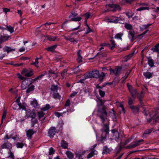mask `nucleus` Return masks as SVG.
I'll list each match as a JSON object with an SVG mask.
<instances>
[{
	"instance_id": "obj_22",
	"label": "nucleus",
	"mask_w": 159,
	"mask_h": 159,
	"mask_svg": "<svg viewBox=\"0 0 159 159\" xmlns=\"http://www.w3.org/2000/svg\"><path fill=\"white\" fill-rule=\"evenodd\" d=\"M18 110H20L21 109H22L23 110H25L26 109V104L25 103H19L18 104Z\"/></svg>"
},
{
	"instance_id": "obj_59",
	"label": "nucleus",
	"mask_w": 159,
	"mask_h": 159,
	"mask_svg": "<svg viewBox=\"0 0 159 159\" xmlns=\"http://www.w3.org/2000/svg\"><path fill=\"white\" fill-rule=\"evenodd\" d=\"M55 115L58 117H59L60 116H62L63 113H59L57 112H55Z\"/></svg>"
},
{
	"instance_id": "obj_28",
	"label": "nucleus",
	"mask_w": 159,
	"mask_h": 159,
	"mask_svg": "<svg viewBox=\"0 0 159 159\" xmlns=\"http://www.w3.org/2000/svg\"><path fill=\"white\" fill-rule=\"evenodd\" d=\"M111 150L110 149L107 148V146H104L103 148L102 154H107L110 153Z\"/></svg>"
},
{
	"instance_id": "obj_37",
	"label": "nucleus",
	"mask_w": 159,
	"mask_h": 159,
	"mask_svg": "<svg viewBox=\"0 0 159 159\" xmlns=\"http://www.w3.org/2000/svg\"><path fill=\"white\" fill-rule=\"evenodd\" d=\"M31 104L34 107H37L39 105L37 100L35 99H34L31 102Z\"/></svg>"
},
{
	"instance_id": "obj_5",
	"label": "nucleus",
	"mask_w": 159,
	"mask_h": 159,
	"mask_svg": "<svg viewBox=\"0 0 159 159\" xmlns=\"http://www.w3.org/2000/svg\"><path fill=\"white\" fill-rule=\"evenodd\" d=\"M106 7L107 8L106 12H107L110 11L114 12L117 10H120V8L119 5L115 4H109L106 5Z\"/></svg>"
},
{
	"instance_id": "obj_4",
	"label": "nucleus",
	"mask_w": 159,
	"mask_h": 159,
	"mask_svg": "<svg viewBox=\"0 0 159 159\" xmlns=\"http://www.w3.org/2000/svg\"><path fill=\"white\" fill-rule=\"evenodd\" d=\"M109 131V123L104 124L101 130L102 134L100 141L101 142L106 139V136L108 134Z\"/></svg>"
},
{
	"instance_id": "obj_54",
	"label": "nucleus",
	"mask_w": 159,
	"mask_h": 159,
	"mask_svg": "<svg viewBox=\"0 0 159 159\" xmlns=\"http://www.w3.org/2000/svg\"><path fill=\"white\" fill-rule=\"evenodd\" d=\"M55 152V150L52 147L50 148L49 151V155H51L53 154Z\"/></svg>"
},
{
	"instance_id": "obj_9",
	"label": "nucleus",
	"mask_w": 159,
	"mask_h": 159,
	"mask_svg": "<svg viewBox=\"0 0 159 159\" xmlns=\"http://www.w3.org/2000/svg\"><path fill=\"white\" fill-rule=\"evenodd\" d=\"M9 143L7 141H5L4 143L1 145V147L2 148H7L8 149V155L5 156V159H7L8 158L10 157V149H9Z\"/></svg>"
},
{
	"instance_id": "obj_18",
	"label": "nucleus",
	"mask_w": 159,
	"mask_h": 159,
	"mask_svg": "<svg viewBox=\"0 0 159 159\" xmlns=\"http://www.w3.org/2000/svg\"><path fill=\"white\" fill-rule=\"evenodd\" d=\"M130 107L132 112L134 114H136L138 113L139 110V107L138 106H130Z\"/></svg>"
},
{
	"instance_id": "obj_49",
	"label": "nucleus",
	"mask_w": 159,
	"mask_h": 159,
	"mask_svg": "<svg viewBox=\"0 0 159 159\" xmlns=\"http://www.w3.org/2000/svg\"><path fill=\"white\" fill-rule=\"evenodd\" d=\"M10 90L11 94V93L13 94H15V98H16L17 97V93L18 91L16 89H15L14 91H13V89H11Z\"/></svg>"
},
{
	"instance_id": "obj_44",
	"label": "nucleus",
	"mask_w": 159,
	"mask_h": 159,
	"mask_svg": "<svg viewBox=\"0 0 159 159\" xmlns=\"http://www.w3.org/2000/svg\"><path fill=\"white\" fill-rule=\"evenodd\" d=\"M12 107L13 109L14 110H16L18 109V106L17 105V104L14 102L12 104H11Z\"/></svg>"
},
{
	"instance_id": "obj_32",
	"label": "nucleus",
	"mask_w": 159,
	"mask_h": 159,
	"mask_svg": "<svg viewBox=\"0 0 159 159\" xmlns=\"http://www.w3.org/2000/svg\"><path fill=\"white\" fill-rule=\"evenodd\" d=\"M125 27L127 30H132L133 29V26L132 25L129 24L125 23Z\"/></svg>"
},
{
	"instance_id": "obj_63",
	"label": "nucleus",
	"mask_w": 159,
	"mask_h": 159,
	"mask_svg": "<svg viewBox=\"0 0 159 159\" xmlns=\"http://www.w3.org/2000/svg\"><path fill=\"white\" fill-rule=\"evenodd\" d=\"M70 101L69 99H68L66 101L65 106L66 107L69 106L70 105Z\"/></svg>"
},
{
	"instance_id": "obj_21",
	"label": "nucleus",
	"mask_w": 159,
	"mask_h": 159,
	"mask_svg": "<svg viewBox=\"0 0 159 159\" xmlns=\"http://www.w3.org/2000/svg\"><path fill=\"white\" fill-rule=\"evenodd\" d=\"M34 133V132L32 129H30L27 130L26 131V135L28 139H30L32 138V136Z\"/></svg>"
},
{
	"instance_id": "obj_34",
	"label": "nucleus",
	"mask_w": 159,
	"mask_h": 159,
	"mask_svg": "<svg viewBox=\"0 0 159 159\" xmlns=\"http://www.w3.org/2000/svg\"><path fill=\"white\" fill-rule=\"evenodd\" d=\"M45 115V113L42 111H38L37 113V115L39 120L43 117Z\"/></svg>"
},
{
	"instance_id": "obj_6",
	"label": "nucleus",
	"mask_w": 159,
	"mask_h": 159,
	"mask_svg": "<svg viewBox=\"0 0 159 159\" xmlns=\"http://www.w3.org/2000/svg\"><path fill=\"white\" fill-rule=\"evenodd\" d=\"M143 141L144 140L143 139L136 141L135 142L131 143L128 146L126 147V149L133 148L142 144L143 143H142Z\"/></svg>"
},
{
	"instance_id": "obj_38",
	"label": "nucleus",
	"mask_w": 159,
	"mask_h": 159,
	"mask_svg": "<svg viewBox=\"0 0 159 159\" xmlns=\"http://www.w3.org/2000/svg\"><path fill=\"white\" fill-rule=\"evenodd\" d=\"M58 89V87L57 85H55L54 84L52 85L50 89L51 91L55 92H57Z\"/></svg>"
},
{
	"instance_id": "obj_36",
	"label": "nucleus",
	"mask_w": 159,
	"mask_h": 159,
	"mask_svg": "<svg viewBox=\"0 0 159 159\" xmlns=\"http://www.w3.org/2000/svg\"><path fill=\"white\" fill-rule=\"evenodd\" d=\"M81 19L82 18L80 16H76V17H75L71 18V20H70V21H80Z\"/></svg>"
},
{
	"instance_id": "obj_3",
	"label": "nucleus",
	"mask_w": 159,
	"mask_h": 159,
	"mask_svg": "<svg viewBox=\"0 0 159 159\" xmlns=\"http://www.w3.org/2000/svg\"><path fill=\"white\" fill-rule=\"evenodd\" d=\"M150 118L148 120L149 123L159 121V108H156L152 110L150 113Z\"/></svg>"
},
{
	"instance_id": "obj_14",
	"label": "nucleus",
	"mask_w": 159,
	"mask_h": 159,
	"mask_svg": "<svg viewBox=\"0 0 159 159\" xmlns=\"http://www.w3.org/2000/svg\"><path fill=\"white\" fill-rule=\"evenodd\" d=\"M44 37L47 40L50 41H59L60 39L57 36H53L51 35H45Z\"/></svg>"
},
{
	"instance_id": "obj_50",
	"label": "nucleus",
	"mask_w": 159,
	"mask_h": 159,
	"mask_svg": "<svg viewBox=\"0 0 159 159\" xmlns=\"http://www.w3.org/2000/svg\"><path fill=\"white\" fill-rule=\"evenodd\" d=\"M50 108V105L48 104H46L44 107L42 108L41 109V110L42 111H46L48 109H49Z\"/></svg>"
},
{
	"instance_id": "obj_35",
	"label": "nucleus",
	"mask_w": 159,
	"mask_h": 159,
	"mask_svg": "<svg viewBox=\"0 0 159 159\" xmlns=\"http://www.w3.org/2000/svg\"><path fill=\"white\" fill-rule=\"evenodd\" d=\"M84 16L85 17V21L86 22V20H87L88 19H89L90 16H91V14L89 12H87L84 15H82L81 16Z\"/></svg>"
},
{
	"instance_id": "obj_48",
	"label": "nucleus",
	"mask_w": 159,
	"mask_h": 159,
	"mask_svg": "<svg viewBox=\"0 0 159 159\" xmlns=\"http://www.w3.org/2000/svg\"><path fill=\"white\" fill-rule=\"evenodd\" d=\"M16 145L17 148H22L24 146V144L22 143L18 142Z\"/></svg>"
},
{
	"instance_id": "obj_45",
	"label": "nucleus",
	"mask_w": 159,
	"mask_h": 159,
	"mask_svg": "<svg viewBox=\"0 0 159 159\" xmlns=\"http://www.w3.org/2000/svg\"><path fill=\"white\" fill-rule=\"evenodd\" d=\"M78 15V14L77 13H75L74 11H71L70 15L69 16V18H71L72 17H74Z\"/></svg>"
},
{
	"instance_id": "obj_40",
	"label": "nucleus",
	"mask_w": 159,
	"mask_h": 159,
	"mask_svg": "<svg viewBox=\"0 0 159 159\" xmlns=\"http://www.w3.org/2000/svg\"><path fill=\"white\" fill-rule=\"evenodd\" d=\"M97 152H95V151H91L87 155V158H89L93 157L95 154H96Z\"/></svg>"
},
{
	"instance_id": "obj_62",
	"label": "nucleus",
	"mask_w": 159,
	"mask_h": 159,
	"mask_svg": "<svg viewBox=\"0 0 159 159\" xmlns=\"http://www.w3.org/2000/svg\"><path fill=\"white\" fill-rule=\"evenodd\" d=\"M17 29L16 27L11 26V33H12L15 31Z\"/></svg>"
},
{
	"instance_id": "obj_51",
	"label": "nucleus",
	"mask_w": 159,
	"mask_h": 159,
	"mask_svg": "<svg viewBox=\"0 0 159 159\" xmlns=\"http://www.w3.org/2000/svg\"><path fill=\"white\" fill-rule=\"evenodd\" d=\"M123 35V33H118L115 35V38L119 39H121V37Z\"/></svg>"
},
{
	"instance_id": "obj_2",
	"label": "nucleus",
	"mask_w": 159,
	"mask_h": 159,
	"mask_svg": "<svg viewBox=\"0 0 159 159\" xmlns=\"http://www.w3.org/2000/svg\"><path fill=\"white\" fill-rule=\"evenodd\" d=\"M105 74L104 72L99 74V71L98 70H93L91 72L86 73L85 74V79L89 78H99L100 82H102L105 77Z\"/></svg>"
},
{
	"instance_id": "obj_19",
	"label": "nucleus",
	"mask_w": 159,
	"mask_h": 159,
	"mask_svg": "<svg viewBox=\"0 0 159 159\" xmlns=\"http://www.w3.org/2000/svg\"><path fill=\"white\" fill-rule=\"evenodd\" d=\"M147 59L148 61V63L149 66L151 67H154V63L151 57H147Z\"/></svg>"
},
{
	"instance_id": "obj_12",
	"label": "nucleus",
	"mask_w": 159,
	"mask_h": 159,
	"mask_svg": "<svg viewBox=\"0 0 159 159\" xmlns=\"http://www.w3.org/2000/svg\"><path fill=\"white\" fill-rule=\"evenodd\" d=\"M127 86L128 89L132 95V96L133 98H134V96L137 94V91L136 89H134L131 85L127 84Z\"/></svg>"
},
{
	"instance_id": "obj_25",
	"label": "nucleus",
	"mask_w": 159,
	"mask_h": 159,
	"mask_svg": "<svg viewBox=\"0 0 159 159\" xmlns=\"http://www.w3.org/2000/svg\"><path fill=\"white\" fill-rule=\"evenodd\" d=\"M57 45H54L48 47V48H45L48 51H50L51 52H53L55 49L57 48Z\"/></svg>"
},
{
	"instance_id": "obj_8",
	"label": "nucleus",
	"mask_w": 159,
	"mask_h": 159,
	"mask_svg": "<svg viewBox=\"0 0 159 159\" xmlns=\"http://www.w3.org/2000/svg\"><path fill=\"white\" fill-rule=\"evenodd\" d=\"M122 69V67L119 66H117L115 69L111 68L110 69V74H114L116 76L119 75L120 74Z\"/></svg>"
},
{
	"instance_id": "obj_47",
	"label": "nucleus",
	"mask_w": 159,
	"mask_h": 159,
	"mask_svg": "<svg viewBox=\"0 0 159 159\" xmlns=\"http://www.w3.org/2000/svg\"><path fill=\"white\" fill-rule=\"evenodd\" d=\"M131 70H129L126 73L125 75L123 77L124 80H125L127 78L131 72Z\"/></svg>"
},
{
	"instance_id": "obj_58",
	"label": "nucleus",
	"mask_w": 159,
	"mask_h": 159,
	"mask_svg": "<svg viewBox=\"0 0 159 159\" xmlns=\"http://www.w3.org/2000/svg\"><path fill=\"white\" fill-rule=\"evenodd\" d=\"M149 30H146V31H144L143 33L142 34H141L139 35L138 36V37H143L144 35H145V34H146L147 32H148V31Z\"/></svg>"
},
{
	"instance_id": "obj_27",
	"label": "nucleus",
	"mask_w": 159,
	"mask_h": 159,
	"mask_svg": "<svg viewBox=\"0 0 159 159\" xmlns=\"http://www.w3.org/2000/svg\"><path fill=\"white\" fill-rule=\"evenodd\" d=\"M143 96L144 94L142 92H141L140 94H139L138 95V98L139 101H140V104L142 106H143V102L142 99L143 98Z\"/></svg>"
},
{
	"instance_id": "obj_11",
	"label": "nucleus",
	"mask_w": 159,
	"mask_h": 159,
	"mask_svg": "<svg viewBox=\"0 0 159 159\" xmlns=\"http://www.w3.org/2000/svg\"><path fill=\"white\" fill-rule=\"evenodd\" d=\"M21 74L26 77H30L34 75L33 71L31 70L29 72H28L27 70L25 69L22 70Z\"/></svg>"
},
{
	"instance_id": "obj_55",
	"label": "nucleus",
	"mask_w": 159,
	"mask_h": 159,
	"mask_svg": "<svg viewBox=\"0 0 159 159\" xmlns=\"http://www.w3.org/2000/svg\"><path fill=\"white\" fill-rule=\"evenodd\" d=\"M6 115H7L6 112L5 111H4L3 115H2V116L1 124L3 123V120L5 119L6 116Z\"/></svg>"
},
{
	"instance_id": "obj_56",
	"label": "nucleus",
	"mask_w": 159,
	"mask_h": 159,
	"mask_svg": "<svg viewBox=\"0 0 159 159\" xmlns=\"http://www.w3.org/2000/svg\"><path fill=\"white\" fill-rule=\"evenodd\" d=\"M99 94L101 97L103 98L104 97L105 95V93L101 89H99Z\"/></svg>"
},
{
	"instance_id": "obj_17",
	"label": "nucleus",
	"mask_w": 159,
	"mask_h": 159,
	"mask_svg": "<svg viewBox=\"0 0 159 159\" xmlns=\"http://www.w3.org/2000/svg\"><path fill=\"white\" fill-rule=\"evenodd\" d=\"M113 134V137L117 141L119 139V134L118 131L115 129H112L111 130Z\"/></svg>"
},
{
	"instance_id": "obj_30",
	"label": "nucleus",
	"mask_w": 159,
	"mask_h": 159,
	"mask_svg": "<svg viewBox=\"0 0 159 159\" xmlns=\"http://www.w3.org/2000/svg\"><path fill=\"white\" fill-rule=\"evenodd\" d=\"M66 154L68 158L69 159H73L74 155L71 152L68 151L66 152Z\"/></svg>"
},
{
	"instance_id": "obj_64",
	"label": "nucleus",
	"mask_w": 159,
	"mask_h": 159,
	"mask_svg": "<svg viewBox=\"0 0 159 159\" xmlns=\"http://www.w3.org/2000/svg\"><path fill=\"white\" fill-rule=\"evenodd\" d=\"M20 96H19L18 98L16 99V101L14 102H16L17 104V105L20 103Z\"/></svg>"
},
{
	"instance_id": "obj_39",
	"label": "nucleus",
	"mask_w": 159,
	"mask_h": 159,
	"mask_svg": "<svg viewBox=\"0 0 159 159\" xmlns=\"http://www.w3.org/2000/svg\"><path fill=\"white\" fill-rule=\"evenodd\" d=\"M53 98L54 99H60L61 97V95L58 93H54L53 94Z\"/></svg>"
},
{
	"instance_id": "obj_31",
	"label": "nucleus",
	"mask_w": 159,
	"mask_h": 159,
	"mask_svg": "<svg viewBox=\"0 0 159 159\" xmlns=\"http://www.w3.org/2000/svg\"><path fill=\"white\" fill-rule=\"evenodd\" d=\"M61 146L64 148H67L68 146V144L67 142L64 140H62L61 142Z\"/></svg>"
},
{
	"instance_id": "obj_42",
	"label": "nucleus",
	"mask_w": 159,
	"mask_h": 159,
	"mask_svg": "<svg viewBox=\"0 0 159 159\" xmlns=\"http://www.w3.org/2000/svg\"><path fill=\"white\" fill-rule=\"evenodd\" d=\"M149 7L147 6H145L140 7V8H138L136 10L137 11H141L144 10H149Z\"/></svg>"
},
{
	"instance_id": "obj_7",
	"label": "nucleus",
	"mask_w": 159,
	"mask_h": 159,
	"mask_svg": "<svg viewBox=\"0 0 159 159\" xmlns=\"http://www.w3.org/2000/svg\"><path fill=\"white\" fill-rule=\"evenodd\" d=\"M29 112L28 111H26V115L28 116H30L32 118L31 120L32 123V126L33 127L34 126L35 124H37L38 122V120L37 119L35 118V115L32 112H31L30 111Z\"/></svg>"
},
{
	"instance_id": "obj_23",
	"label": "nucleus",
	"mask_w": 159,
	"mask_h": 159,
	"mask_svg": "<svg viewBox=\"0 0 159 159\" xmlns=\"http://www.w3.org/2000/svg\"><path fill=\"white\" fill-rule=\"evenodd\" d=\"M81 50H79L77 52L78 58L77 59V60L79 63L81 62H82L83 61L82 57L81 55Z\"/></svg>"
},
{
	"instance_id": "obj_43",
	"label": "nucleus",
	"mask_w": 159,
	"mask_h": 159,
	"mask_svg": "<svg viewBox=\"0 0 159 159\" xmlns=\"http://www.w3.org/2000/svg\"><path fill=\"white\" fill-rule=\"evenodd\" d=\"M134 52H133L132 53L126 56L125 57V61H127L128 60L130 59V58L134 55Z\"/></svg>"
},
{
	"instance_id": "obj_29",
	"label": "nucleus",
	"mask_w": 159,
	"mask_h": 159,
	"mask_svg": "<svg viewBox=\"0 0 159 159\" xmlns=\"http://www.w3.org/2000/svg\"><path fill=\"white\" fill-rule=\"evenodd\" d=\"M144 76L146 79H150L152 75V73L149 72H146L143 73Z\"/></svg>"
},
{
	"instance_id": "obj_57",
	"label": "nucleus",
	"mask_w": 159,
	"mask_h": 159,
	"mask_svg": "<svg viewBox=\"0 0 159 159\" xmlns=\"http://www.w3.org/2000/svg\"><path fill=\"white\" fill-rule=\"evenodd\" d=\"M92 30L89 27V26H88V27H87V30L85 32V34H87L90 32H92Z\"/></svg>"
},
{
	"instance_id": "obj_26",
	"label": "nucleus",
	"mask_w": 159,
	"mask_h": 159,
	"mask_svg": "<svg viewBox=\"0 0 159 159\" xmlns=\"http://www.w3.org/2000/svg\"><path fill=\"white\" fill-rule=\"evenodd\" d=\"M9 38V36L7 35H4L3 36H1L0 39V43H2V42L7 40Z\"/></svg>"
},
{
	"instance_id": "obj_15",
	"label": "nucleus",
	"mask_w": 159,
	"mask_h": 159,
	"mask_svg": "<svg viewBox=\"0 0 159 159\" xmlns=\"http://www.w3.org/2000/svg\"><path fill=\"white\" fill-rule=\"evenodd\" d=\"M135 32L134 30L129 31L128 32V36L132 42H133L135 39Z\"/></svg>"
},
{
	"instance_id": "obj_53",
	"label": "nucleus",
	"mask_w": 159,
	"mask_h": 159,
	"mask_svg": "<svg viewBox=\"0 0 159 159\" xmlns=\"http://www.w3.org/2000/svg\"><path fill=\"white\" fill-rule=\"evenodd\" d=\"M97 146V144H95L93 146H91L90 148H89V150L90 151H95V152H97L95 149V148Z\"/></svg>"
},
{
	"instance_id": "obj_60",
	"label": "nucleus",
	"mask_w": 159,
	"mask_h": 159,
	"mask_svg": "<svg viewBox=\"0 0 159 159\" xmlns=\"http://www.w3.org/2000/svg\"><path fill=\"white\" fill-rule=\"evenodd\" d=\"M132 138H129L128 139H126L124 145H125L128 143H129L132 140Z\"/></svg>"
},
{
	"instance_id": "obj_46",
	"label": "nucleus",
	"mask_w": 159,
	"mask_h": 159,
	"mask_svg": "<svg viewBox=\"0 0 159 159\" xmlns=\"http://www.w3.org/2000/svg\"><path fill=\"white\" fill-rule=\"evenodd\" d=\"M152 131L151 129H148L145 130L143 135V137L145 134H150Z\"/></svg>"
},
{
	"instance_id": "obj_1",
	"label": "nucleus",
	"mask_w": 159,
	"mask_h": 159,
	"mask_svg": "<svg viewBox=\"0 0 159 159\" xmlns=\"http://www.w3.org/2000/svg\"><path fill=\"white\" fill-rule=\"evenodd\" d=\"M98 100L99 102L98 104V108L97 111V116L99 117L102 123H104L107 119V112L106 109V107L104 105V101L100 98H98Z\"/></svg>"
},
{
	"instance_id": "obj_52",
	"label": "nucleus",
	"mask_w": 159,
	"mask_h": 159,
	"mask_svg": "<svg viewBox=\"0 0 159 159\" xmlns=\"http://www.w3.org/2000/svg\"><path fill=\"white\" fill-rule=\"evenodd\" d=\"M99 46L103 47L107 46V47H110V44L105 43H102L99 44Z\"/></svg>"
},
{
	"instance_id": "obj_61",
	"label": "nucleus",
	"mask_w": 159,
	"mask_h": 159,
	"mask_svg": "<svg viewBox=\"0 0 159 159\" xmlns=\"http://www.w3.org/2000/svg\"><path fill=\"white\" fill-rule=\"evenodd\" d=\"M133 99H132V98H129V99L128 102V104L129 105H130V106H132V104L133 103Z\"/></svg>"
},
{
	"instance_id": "obj_33",
	"label": "nucleus",
	"mask_w": 159,
	"mask_h": 159,
	"mask_svg": "<svg viewBox=\"0 0 159 159\" xmlns=\"http://www.w3.org/2000/svg\"><path fill=\"white\" fill-rule=\"evenodd\" d=\"M111 44L112 45L111 46H110V49L111 50H113L114 48H116V44L115 43V41L113 39L110 40Z\"/></svg>"
},
{
	"instance_id": "obj_10",
	"label": "nucleus",
	"mask_w": 159,
	"mask_h": 159,
	"mask_svg": "<svg viewBox=\"0 0 159 159\" xmlns=\"http://www.w3.org/2000/svg\"><path fill=\"white\" fill-rule=\"evenodd\" d=\"M109 21L110 22L114 23H121L120 21L122 20V19L120 17L112 16L111 18L108 19Z\"/></svg>"
},
{
	"instance_id": "obj_24",
	"label": "nucleus",
	"mask_w": 159,
	"mask_h": 159,
	"mask_svg": "<svg viewBox=\"0 0 159 159\" xmlns=\"http://www.w3.org/2000/svg\"><path fill=\"white\" fill-rule=\"evenodd\" d=\"M151 50L154 52H156L159 54V43L155 45L151 49Z\"/></svg>"
},
{
	"instance_id": "obj_20",
	"label": "nucleus",
	"mask_w": 159,
	"mask_h": 159,
	"mask_svg": "<svg viewBox=\"0 0 159 159\" xmlns=\"http://www.w3.org/2000/svg\"><path fill=\"white\" fill-rule=\"evenodd\" d=\"M73 34H76L75 33H73L70 35V36L68 37H65L64 38L66 40L70 41L72 43L75 42L76 43H77V41L76 39H75L74 38H72L71 37V35Z\"/></svg>"
},
{
	"instance_id": "obj_16",
	"label": "nucleus",
	"mask_w": 159,
	"mask_h": 159,
	"mask_svg": "<svg viewBox=\"0 0 159 159\" xmlns=\"http://www.w3.org/2000/svg\"><path fill=\"white\" fill-rule=\"evenodd\" d=\"M46 72L45 71L44 73L39 75L34 79H32L29 85L32 84L33 83H34L35 81H38L39 80H41L42 78L46 75Z\"/></svg>"
},
{
	"instance_id": "obj_41",
	"label": "nucleus",
	"mask_w": 159,
	"mask_h": 159,
	"mask_svg": "<svg viewBox=\"0 0 159 159\" xmlns=\"http://www.w3.org/2000/svg\"><path fill=\"white\" fill-rule=\"evenodd\" d=\"M34 89V85H31L26 90L27 93H30V92L33 91Z\"/></svg>"
},
{
	"instance_id": "obj_13",
	"label": "nucleus",
	"mask_w": 159,
	"mask_h": 159,
	"mask_svg": "<svg viewBox=\"0 0 159 159\" xmlns=\"http://www.w3.org/2000/svg\"><path fill=\"white\" fill-rule=\"evenodd\" d=\"M56 132V128L55 127H52L49 129L48 133L50 137H53Z\"/></svg>"
}]
</instances>
